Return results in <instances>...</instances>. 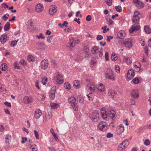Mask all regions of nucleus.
Masks as SVG:
<instances>
[{
    "label": "nucleus",
    "mask_w": 151,
    "mask_h": 151,
    "mask_svg": "<svg viewBox=\"0 0 151 151\" xmlns=\"http://www.w3.org/2000/svg\"><path fill=\"white\" fill-rule=\"evenodd\" d=\"M140 14L138 12H136L134 13V15L132 18V22L134 23L129 29V32L132 33L134 31H138L139 29V26L138 24L139 20Z\"/></svg>",
    "instance_id": "f257e3e1"
},
{
    "label": "nucleus",
    "mask_w": 151,
    "mask_h": 151,
    "mask_svg": "<svg viewBox=\"0 0 151 151\" xmlns=\"http://www.w3.org/2000/svg\"><path fill=\"white\" fill-rule=\"evenodd\" d=\"M56 7L54 5H51L50 6L49 10V12L50 15H54L56 12L57 10L56 9Z\"/></svg>",
    "instance_id": "9d476101"
},
{
    "label": "nucleus",
    "mask_w": 151,
    "mask_h": 151,
    "mask_svg": "<svg viewBox=\"0 0 151 151\" xmlns=\"http://www.w3.org/2000/svg\"><path fill=\"white\" fill-rule=\"evenodd\" d=\"M144 4L141 2L139 1L138 3L136 4L137 7L139 9L142 8L144 6Z\"/></svg>",
    "instance_id": "cd10ccee"
},
{
    "label": "nucleus",
    "mask_w": 151,
    "mask_h": 151,
    "mask_svg": "<svg viewBox=\"0 0 151 151\" xmlns=\"http://www.w3.org/2000/svg\"><path fill=\"white\" fill-rule=\"evenodd\" d=\"M140 65L138 63L137 65L135 64L134 65V68L135 69V70H136L137 71H139L140 70Z\"/></svg>",
    "instance_id": "2f4dec72"
},
{
    "label": "nucleus",
    "mask_w": 151,
    "mask_h": 151,
    "mask_svg": "<svg viewBox=\"0 0 151 151\" xmlns=\"http://www.w3.org/2000/svg\"><path fill=\"white\" fill-rule=\"evenodd\" d=\"M106 77L111 81H114L115 79L113 75V71L111 69H109L107 71L106 73Z\"/></svg>",
    "instance_id": "39448f33"
},
{
    "label": "nucleus",
    "mask_w": 151,
    "mask_h": 151,
    "mask_svg": "<svg viewBox=\"0 0 151 151\" xmlns=\"http://www.w3.org/2000/svg\"><path fill=\"white\" fill-rule=\"evenodd\" d=\"M139 82V79L137 77L134 78L132 81V82L133 83L136 84H138Z\"/></svg>",
    "instance_id": "7c9ffc66"
},
{
    "label": "nucleus",
    "mask_w": 151,
    "mask_h": 151,
    "mask_svg": "<svg viewBox=\"0 0 151 151\" xmlns=\"http://www.w3.org/2000/svg\"><path fill=\"white\" fill-rule=\"evenodd\" d=\"M64 86L66 89H70L71 88V85L68 82H65Z\"/></svg>",
    "instance_id": "b1692460"
},
{
    "label": "nucleus",
    "mask_w": 151,
    "mask_h": 151,
    "mask_svg": "<svg viewBox=\"0 0 151 151\" xmlns=\"http://www.w3.org/2000/svg\"><path fill=\"white\" fill-rule=\"evenodd\" d=\"M25 102L26 103H29L31 102V99L28 96H25L24 99Z\"/></svg>",
    "instance_id": "393cba45"
},
{
    "label": "nucleus",
    "mask_w": 151,
    "mask_h": 151,
    "mask_svg": "<svg viewBox=\"0 0 151 151\" xmlns=\"http://www.w3.org/2000/svg\"><path fill=\"white\" fill-rule=\"evenodd\" d=\"M106 26H105L104 27H102L101 29H104V30L103 31V33H105L106 32Z\"/></svg>",
    "instance_id": "e2e57ef3"
},
{
    "label": "nucleus",
    "mask_w": 151,
    "mask_h": 151,
    "mask_svg": "<svg viewBox=\"0 0 151 151\" xmlns=\"http://www.w3.org/2000/svg\"><path fill=\"white\" fill-rule=\"evenodd\" d=\"M144 30L147 33H150L151 32V30L148 26L147 25L144 27Z\"/></svg>",
    "instance_id": "5701e85b"
},
{
    "label": "nucleus",
    "mask_w": 151,
    "mask_h": 151,
    "mask_svg": "<svg viewBox=\"0 0 151 151\" xmlns=\"http://www.w3.org/2000/svg\"><path fill=\"white\" fill-rule=\"evenodd\" d=\"M57 81L59 84H61L63 82V77L60 75L58 74L56 77Z\"/></svg>",
    "instance_id": "2eb2a0df"
},
{
    "label": "nucleus",
    "mask_w": 151,
    "mask_h": 151,
    "mask_svg": "<svg viewBox=\"0 0 151 151\" xmlns=\"http://www.w3.org/2000/svg\"><path fill=\"white\" fill-rule=\"evenodd\" d=\"M48 149L49 151H55V150L54 147H49Z\"/></svg>",
    "instance_id": "338daca9"
},
{
    "label": "nucleus",
    "mask_w": 151,
    "mask_h": 151,
    "mask_svg": "<svg viewBox=\"0 0 151 151\" xmlns=\"http://www.w3.org/2000/svg\"><path fill=\"white\" fill-rule=\"evenodd\" d=\"M92 19L90 15H88L86 17V20L87 21H89Z\"/></svg>",
    "instance_id": "bf43d9fd"
},
{
    "label": "nucleus",
    "mask_w": 151,
    "mask_h": 151,
    "mask_svg": "<svg viewBox=\"0 0 151 151\" xmlns=\"http://www.w3.org/2000/svg\"><path fill=\"white\" fill-rule=\"evenodd\" d=\"M106 3L109 6H111L112 5V1L111 0H106Z\"/></svg>",
    "instance_id": "09e8293b"
},
{
    "label": "nucleus",
    "mask_w": 151,
    "mask_h": 151,
    "mask_svg": "<svg viewBox=\"0 0 151 151\" xmlns=\"http://www.w3.org/2000/svg\"><path fill=\"white\" fill-rule=\"evenodd\" d=\"M31 148L33 151H37V146L35 145H32L31 146Z\"/></svg>",
    "instance_id": "de8ad7c7"
},
{
    "label": "nucleus",
    "mask_w": 151,
    "mask_h": 151,
    "mask_svg": "<svg viewBox=\"0 0 151 151\" xmlns=\"http://www.w3.org/2000/svg\"><path fill=\"white\" fill-rule=\"evenodd\" d=\"M37 45L40 46H43L44 45V43L43 42L39 41L37 42Z\"/></svg>",
    "instance_id": "4d7b16f0"
},
{
    "label": "nucleus",
    "mask_w": 151,
    "mask_h": 151,
    "mask_svg": "<svg viewBox=\"0 0 151 151\" xmlns=\"http://www.w3.org/2000/svg\"><path fill=\"white\" fill-rule=\"evenodd\" d=\"M98 90L101 92H103L105 90L104 85L102 84H99L97 86Z\"/></svg>",
    "instance_id": "f3484780"
},
{
    "label": "nucleus",
    "mask_w": 151,
    "mask_h": 151,
    "mask_svg": "<svg viewBox=\"0 0 151 151\" xmlns=\"http://www.w3.org/2000/svg\"><path fill=\"white\" fill-rule=\"evenodd\" d=\"M36 9L37 12H41L43 9V5L40 4H37L36 6Z\"/></svg>",
    "instance_id": "ddd939ff"
},
{
    "label": "nucleus",
    "mask_w": 151,
    "mask_h": 151,
    "mask_svg": "<svg viewBox=\"0 0 151 151\" xmlns=\"http://www.w3.org/2000/svg\"><path fill=\"white\" fill-rule=\"evenodd\" d=\"M7 35L6 34L2 35L0 37V40L2 44H4L6 41Z\"/></svg>",
    "instance_id": "4468645a"
},
{
    "label": "nucleus",
    "mask_w": 151,
    "mask_h": 151,
    "mask_svg": "<svg viewBox=\"0 0 151 151\" xmlns=\"http://www.w3.org/2000/svg\"><path fill=\"white\" fill-rule=\"evenodd\" d=\"M34 133L36 138L38 139H39V135L37 131L36 130H35L34 131Z\"/></svg>",
    "instance_id": "3c124183"
},
{
    "label": "nucleus",
    "mask_w": 151,
    "mask_h": 151,
    "mask_svg": "<svg viewBox=\"0 0 151 151\" xmlns=\"http://www.w3.org/2000/svg\"><path fill=\"white\" fill-rule=\"evenodd\" d=\"M7 65L6 64L4 63L1 65V68L3 71H5L7 69Z\"/></svg>",
    "instance_id": "bb28decb"
},
{
    "label": "nucleus",
    "mask_w": 151,
    "mask_h": 151,
    "mask_svg": "<svg viewBox=\"0 0 151 151\" xmlns=\"http://www.w3.org/2000/svg\"><path fill=\"white\" fill-rule=\"evenodd\" d=\"M42 114V112L40 109H37L35 112L34 116L36 119H38Z\"/></svg>",
    "instance_id": "f8f14e48"
},
{
    "label": "nucleus",
    "mask_w": 151,
    "mask_h": 151,
    "mask_svg": "<svg viewBox=\"0 0 151 151\" xmlns=\"http://www.w3.org/2000/svg\"><path fill=\"white\" fill-rule=\"evenodd\" d=\"M129 145V142L127 140L122 142L118 146V151H123Z\"/></svg>",
    "instance_id": "7ed1b4c3"
},
{
    "label": "nucleus",
    "mask_w": 151,
    "mask_h": 151,
    "mask_svg": "<svg viewBox=\"0 0 151 151\" xmlns=\"http://www.w3.org/2000/svg\"><path fill=\"white\" fill-rule=\"evenodd\" d=\"M52 36H49L47 39V40L48 42H50L51 40L52 39Z\"/></svg>",
    "instance_id": "680f3d73"
},
{
    "label": "nucleus",
    "mask_w": 151,
    "mask_h": 151,
    "mask_svg": "<svg viewBox=\"0 0 151 151\" xmlns=\"http://www.w3.org/2000/svg\"><path fill=\"white\" fill-rule=\"evenodd\" d=\"M145 53L147 55H148V47H146L144 49Z\"/></svg>",
    "instance_id": "0e129e2a"
},
{
    "label": "nucleus",
    "mask_w": 151,
    "mask_h": 151,
    "mask_svg": "<svg viewBox=\"0 0 151 151\" xmlns=\"http://www.w3.org/2000/svg\"><path fill=\"white\" fill-rule=\"evenodd\" d=\"M99 127L100 130L103 132L106 131L108 128V126L106 125V123L103 122H101L99 123Z\"/></svg>",
    "instance_id": "20e7f679"
},
{
    "label": "nucleus",
    "mask_w": 151,
    "mask_h": 151,
    "mask_svg": "<svg viewBox=\"0 0 151 151\" xmlns=\"http://www.w3.org/2000/svg\"><path fill=\"white\" fill-rule=\"evenodd\" d=\"M18 40H14L11 42L10 43L11 46L12 47L14 46L15 45L17 44V42Z\"/></svg>",
    "instance_id": "e433bc0d"
},
{
    "label": "nucleus",
    "mask_w": 151,
    "mask_h": 151,
    "mask_svg": "<svg viewBox=\"0 0 151 151\" xmlns=\"http://www.w3.org/2000/svg\"><path fill=\"white\" fill-rule=\"evenodd\" d=\"M115 92L113 90H110L108 91V95L111 98H113L116 95Z\"/></svg>",
    "instance_id": "a211bd4d"
},
{
    "label": "nucleus",
    "mask_w": 151,
    "mask_h": 151,
    "mask_svg": "<svg viewBox=\"0 0 151 151\" xmlns=\"http://www.w3.org/2000/svg\"><path fill=\"white\" fill-rule=\"evenodd\" d=\"M68 100L69 103H72L71 106L73 109L75 111L77 110L78 101L76 100V99L74 97H70L68 98Z\"/></svg>",
    "instance_id": "f03ea898"
},
{
    "label": "nucleus",
    "mask_w": 151,
    "mask_h": 151,
    "mask_svg": "<svg viewBox=\"0 0 151 151\" xmlns=\"http://www.w3.org/2000/svg\"><path fill=\"white\" fill-rule=\"evenodd\" d=\"M47 81V77H44L42 79V82L43 85H45L46 84Z\"/></svg>",
    "instance_id": "37998d69"
},
{
    "label": "nucleus",
    "mask_w": 151,
    "mask_h": 151,
    "mask_svg": "<svg viewBox=\"0 0 151 151\" xmlns=\"http://www.w3.org/2000/svg\"><path fill=\"white\" fill-rule=\"evenodd\" d=\"M115 71L118 73H119L120 72V68L119 67L118 65H115Z\"/></svg>",
    "instance_id": "c03bdc74"
},
{
    "label": "nucleus",
    "mask_w": 151,
    "mask_h": 151,
    "mask_svg": "<svg viewBox=\"0 0 151 151\" xmlns=\"http://www.w3.org/2000/svg\"><path fill=\"white\" fill-rule=\"evenodd\" d=\"M79 81H75L73 82V86L74 87L76 88H80V86L79 84Z\"/></svg>",
    "instance_id": "412c9836"
},
{
    "label": "nucleus",
    "mask_w": 151,
    "mask_h": 151,
    "mask_svg": "<svg viewBox=\"0 0 151 151\" xmlns=\"http://www.w3.org/2000/svg\"><path fill=\"white\" fill-rule=\"evenodd\" d=\"M76 43V41L73 40H72V41H70L69 42V44L71 47H73L75 46Z\"/></svg>",
    "instance_id": "a19ab883"
},
{
    "label": "nucleus",
    "mask_w": 151,
    "mask_h": 151,
    "mask_svg": "<svg viewBox=\"0 0 151 151\" xmlns=\"http://www.w3.org/2000/svg\"><path fill=\"white\" fill-rule=\"evenodd\" d=\"M56 87L54 86L52 87L49 93V96L50 99L52 100L54 99L55 97V93L56 91Z\"/></svg>",
    "instance_id": "1a4fd4ad"
},
{
    "label": "nucleus",
    "mask_w": 151,
    "mask_h": 151,
    "mask_svg": "<svg viewBox=\"0 0 151 151\" xmlns=\"http://www.w3.org/2000/svg\"><path fill=\"white\" fill-rule=\"evenodd\" d=\"M96 114V113L95 114ZM96 115H97V117H92L93 121L94 122H96L97 121V120H98V119L99 118H98V115L97 114H96Z\"/></svg>",
    "instance_id": "052dcab7"
},
{
    "label": "nucleus",
    "mask_w": 151,
    "mask_h": 151,
    "mask_svg": "<svg viewBox=\"0 0 151 151\" xmlns=\"http://www.w3.org/2000/svg\"><path fill=\"white\" fill-rule=\"evenodd\" d=\"M132 62V59L131 57H129L127 58L126 62L128 64H130Z\"/></svg>",
    "instance_id": "4c0bfd02"
},
{
    "label": "nucleus",
    "mask_w": 151,
    "mask_h": 151,
    "mask_svg": "<svg viewBox=\"0 0 151 151\" xmlns=\"http://www.w3.org/2000/svg\"><path fill=\"white\" fill-rule=\"evenodd\" d=\"M117 55L115 53H113L111 55V59L115 61L117 59Z\"/></svg>",
    "instance_id": "c756f323"
},
{
    "label": "nucleus",
    "mask_w": 151,
    "mask_h": 151,
    "mask_svg": "<svg viewBox=\"0 0 151 151\" xmlns=\"http://www.w3.org/2000/svg\"><path fill=\"white\" fill-rule=\"evenodd\" d=\"M101 116L102 118L104 119H106L107 117V115L105 112H101Z\"/></svg>",
    "instance_id": "58836bf2"
},
{
    "label": "nucleus",
    "mask_w": 151,
    "mask_h": 151,
    "mask_svg": "<svg viewBox=\"0 0 151 151\" xmlns=\"http://www.w3.org/2000/svg\"><path fill=\"white\" fill-rule=\"evenodd\" d=\"M116 114L115 111L113 110H111L109 112V117L112 119H113Z\"/></svg>",
    "instance_id": "6ab92c4d"
},
{
    "label": "nucleus",
    "mask_w": 151,
    "mask_h": 151,
    "mask_svg": "<svg viewBox=\"0 0 151 151\" xmlns=\"http://www.w3.org/2000/svg\"><path fill=\"white\" fill-rule=\"evenodd\" d=\"M89 89L91 90V91L93 92L95 90V86L94 84L92 83L91 86H89Z\"/></svg>",
    "instance_id": "72a5a7b5"
},
{
    "label": "nucleus",
    "mask_w": 151,
    "mask_h": 151,
    "mask_svg": "<svg viewBox=\"0 0 151 151\" xmlns=\"http://www.w3.org/2000/svg\"><path fill=\"white\" fill-rule=\"evenodd\" d=\"M132 96L134 98H137L139 96L137 89H134L132 90L131 92Z\"/></svg>",
    "instance_id": "9b49d317"
},
{
    "label": "nucleus",
    "mask_w": 151,
    "mask_h": 151,
    "mask_svg": "<svg viewBox=\"0 0 151 151\" xmlns=\"http://www.w3.org/2000/svg\"><path fill=\"white\" fill-rule=\"evenodd\" d=\"M134 76V73L133 70H130L128 71L127 76V80L129 81L132 79Z\"/></svg>",
    "instance_id": "0eeeda50"
},
{
    "label": "nucleus",
    "mask_w": 151,
    "mask_h": 151,
    "mask_svg": "<svg viewBox=\"0 0 151 151\" xmlns=\"http://www.w3.org/2000/svg\"><path fill=\"white\" fill-rule=\"evenodd\" d=\"M27 60L30 62L34 61L35 60V58L33 56L31 55H29L27 57Z\"/></svg>",
    "instance_id": "a878e982"
},
{
    "label": "nucleus",
    "mask_w": 151,
    "mask_h": 151,
    "mask_svg": "<svg viewBox=\"0 0 151 151\" xmlns=\"http://www.w3.org/2000/svg\"><path fill=\"white\" fill-rule=\"evenodd\" d=\"M49 62L47 59H44L42 61L41 64V67L43 70L46 69L48 65Z\"/></svg>",
    "instance_id": "423d86ee"
},
{
    "label": "nucleus",
    "mask_w": 151,
    "mask_h": 151,
    "mask_svg": "<svg viewBox=\"0 0 151 151\" xmlns=\"http://www.w3.org/2000/svg\"><path fill=\"white\" fill-rule=\"evenodd\" d=\"M144 143L145 145L148 146L150 144V141L149 139H147L145 140Z\"/></svg>",
    "instance_id": "49530a36"
},
{
    "label": "nucleus",
    "mask_w": 151,
    "mask_h": 151,
    "mask_svg": "<svg viewBox=\"0 0 151 151\" xmlns=\"http://www.w3.org/2000/svg\"><path fill=\"white\" fill-rule=\"evenodd\" d=\"M10 24L9 22H7L5 25L4 27V31H6L9 30L10 28Z\"/></svg>",
    "instance_id": "4be33fe9"
},
{
    "label": "nucleus",
    "mask_w": 151,
    "mask_h": 151,
    "mask_svg": "<svg viewBox=\"0 0 151 151\" xmlns=\"http://www.w3.org/2000/svg\"><path fill=\"white\" fill-rule=\"evenodd\" d=\"M43 34L41 33L40 34V35H37L36 37H37L39 39L42 38V39H44L45 38V36H43Z\"/></svg>",
    "instance_id": "5fc2aeb1"
},
{
    "label": "nucleus",
    "mask_w": 151,
    "mask_h": 151,
    "mask_svg": "<svg viewBox=\"0 0 151 151\" xmlns=\"http://www.w3.org/2000/svg\"><path fill=\"white\" fill-rule=\"evenodd\" d=\"M105 58L106 61H109V54L108 52H106L105 54Z\"/></svg>",
    "instance_id": "6e6d98bb"
},
{
    "label": "nucleus",
    "mask_w": 151,
    "mask_h": 151,
    "mask_svg": "<svg viewBox=\"0 0 151 151\" xmlns=\"http://www.w3.org/2000/svg\"><path fill=\"white\" fill-rule=\"evenodd\" d=\"M88 98H89V100H92L93 99V96L92 93H90L89 94L87 95Z\"/></svg>",
    "instance_id": "8fccbe9b"
},
{
    "label": "nucleus",
    "mask_w": 151,
    "mask_h": 151,
    "mask_svg": "<svg viewBox=\"0 0 151 151\" xmlns=\"http://www.w3.org/2000/svg\"><path fill=\"white\" fill-rule=\"evenodd\" d=\"M115 8L116 11L118 12H120L122 11V9L121 7L120 6H116Z\"/></svg>",
    "instance_id": "c9c22d12"
},
{
    "label": "nucleus",
    "mask_w": 151,
    "mask_h": 151,
    "mask_svg": "<svg viewBox=\"0 0 151 151\" xmlns=\"http://www.w3.org/2000/svg\"><path fill=\"white\" fill-rule=\"evenodd\" d=\"M118 36L120 39H123L124 38V35L121 32H119L118 33Z\"/></svg>",
    "instance_id": "473e14b6"
},
{
    "label": "nucleus",
    "mask_w": 151,
    "mask_h": 151,
    "mask_svg": "<svg viewBox=\"0 0 151 151\" xmlns=\"http://www.w3.org/2000/svg\"><path fill=\"white\" fill-rule=\"evenodd\" d=\"M103 38V37L101 35H98L97 36L96 39L97 40H100Z\"/></svg>",
    "instance_id": "603ef678"
},
{
    "label": "nucleus",
    "mask_w": 151,
    "mask_h": 151,
    "mask_svg": "<svg viewBox=\"0 0 151 151\" xmlns=\"http://www.w3.org/2000/svg\"><path fill=\"white\" fill-rule=\"evenodd\" d=\"M108 22V24L109 25H112L114 23V21H112L110 18H109V20L107 21Z\"/></svg>",
    "instance_id": "13d9d810"
},
{
    "label": "nucleus",
    "mask_w": 151,
    "mask_h": 151,
    "mask_svg": "<svg viewBox=\"0 0 151 151\" xmlns=\"http://www.w3.org/2000/svg\"><path fill=\"white\" fill-rule=\"evenodd\" d=\"M9 14L8 13L4 14L2 17V19L4 21L6 20L8 18Z\"/></svg>",
    "instance_id": "ea45409f"
},
{
    "label": "nucleus",
    "mask_w": 151,
    "mask_h": 151,
    "mask_svg": "<svg viewBox=\"0 0 151 151\" xmlns=\"http://www.w3.org/2000/svg\"><path fill=\"white\" fill-rule=\"evenodd\" d=\"M124 130V126L122 124H120L116 127L115 133L117 134H120L122 133Z\"/></svg>",
    "instance_id": "6e6552de"
},
{
    "label": "nucleus",
    "mask_w": 151,
    "mask_h": 151,
    "mask_svg": "<svg viewBox=\"0 0 151 151\" xmlns=\"http://www.w3.org/2000/svg\"><path fill=\"white\" fill-rule=\"evenodd\" d=\"M113 135L111 133L109 132L107 134L106 137L108 138H111L113 137Z\"/></svg>",
    "instance_id": "864d4df0"
},
{
    "label": "nucleus",
    "mask_w": 151,
    "mask_h": 151,
    "mask_svg": "<svg viewBox=\"0 0 151 151\" xmlns=\"http://www.w3.org/2000/svg\"><path fill=\"white\" fill-rule=\"evenodd\" d=\"M11 137V136L9 135H7L5 137V143L7 144H9V141H10V139Z\"/></svg>",
    "instance_id": "c85d7f7f"
},
{
    "label": "nucleus",
    "mask_w": 151,
    "mask_h": 151,
    "mask_svg": "<svg viewBox=\"0 0 151 151\" xmlns=\"http://www.w3.org/2000/svg\"><path fill=\"white\" fill-rule=\"evenodd\" d=\"M50 106L52 109H56L58 108V105L55 103H52L50 104Z\"/></svg>",
    "instance_id": "f704fd0d"
},
{
    "label": "nucleus",
    "mask_w": 151,
    "mask_h": 151,
    "mask_svg": "<svg viewBox=\"0 0 151 151\" xmlns=\"http://www.w3.org/2000/svg\"><path fill=\"white\" fill-rule=\"evenodd\" d=\"M96 113V114H97L98 115V118H99V114H98V112H97V111H95L93 113H92V117H97V115L96 114H95Z\"/></svg>",
    "instance_id": "a18cd8bd"
},
{
    "label": "nucleus",
    "mask_w": 151,
    "mask_h": 151,
    "mask_svg": "<svg viewBox=\"0 0 151 151\" xmlns=\"http://www.w3.org/2000/svg\"><path fill=\"white\" fill-rule=\"evenodd\" d=\"M132 45V43L131 40H129L126 41L124 43V45L127 48L131 47Z\"/></svg>",
    "instance_id": "dca6fc26"
},
{
    "label": "nucleus",
    "mask_w": 151,
    "mask_h": 151,
    "mask_svg": "<svg viewBox=\"0 0 151 151\" xmlns=\"http://www.w3.org/2000/svg\"><path fill=\"white\" fill-rule=\"evenodd\" d=\"M68 24V23L67 21H65L63 22V23L62 24V26H65V27H67V25Z\"/></svg>",
    "instance_id": "69168bd1"
},
{
    "label": "nucleus",
    "mask_w": 151,
    "mask_h": 151,
    "mask_svg": "<svg viewBox=\"0 0 151 151\" xmlns=\"http://www.w3.org/2000/svg\"><path fill=\"white\" fill-rule=\"evenodd\" d=\"M32 23L33 22L32 21V20L31 19H30L27 22V24L28 25L29 27H30V28H32L33 27V25H32Z\"/></svg>",
    "instance_id": "79ce46f5"
},
{
    "label": "nucleus",
    "mask_w": 151,
    "mask_h": 151,
    "mask_svg": "<svg viewBox=\"0 0 151 151\" xmlns=\"http://www.w3.org/2000/svg\"><path fill=\"white\" fill-rule=\"evenodd\" d=\"M20 63L23 65H25L26 64L25 61L23 59H22L20 61Z\"/></svg>",
    "instance_id": "774afa93"
},
{
    "label": "nucleus",
    "mask_w": 151,
    "mask_h": 151,
    "mask_svg": "<svg viewBox=\"0 0 151 151\" xmlns=\"http://www.w3.org/2000/svg\"><path fill=\"white\" fill-rule=\"evenodd\" d=\"M99 48L96 46H93L91 50L92 53L93 54H95L97 53L98 52Z\"/></svg>",
    "instance_id": "aec40b11"
}]
</instances>
